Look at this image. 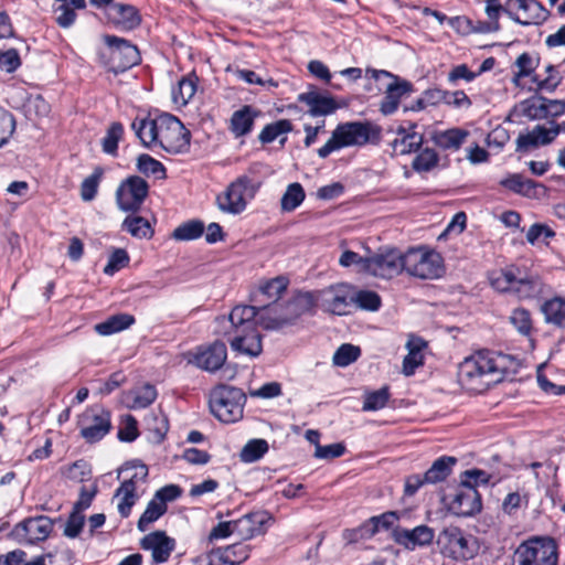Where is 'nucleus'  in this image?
<instances>
[{
    "label": "nucleus",
    "instance_id": "obj_63",
    "mask_svg": "<svg viewBox=\"0 0 565 565\" xmlns=\"http://www.w3.org/2000/svg\"><path fill=\"white\" fill-rule=\"evenodd\" d=\"M129 262V257L124 249H116L109 257L104 268L106 275H114L117 270L125 267Z\"/></svg>",
    "mask_w": 565,
    "mask_h": 565
},
{
    "label": "nucleus",
    "instance_id": "obj_17",
    "mask_svg": "<svg viewBox=\"0 0 565 565\" xmlns=\"http://www.w3.org/2000/svg\"><path fill=\"white\" fill-rule=\"evenodd\" d=\"M53 530V522L49 516L39 515L19 522L11 531V536L19 543L32 544L44 541Z\"/></svg>",
    "mask_w": 565,
    "mask_h": 565
},
{
    "label": "nucleus",
    "instance_id": "obj_60",
    "mask_svg": "<svg viewBox=\"0 0 565 565\" xmlns=\"http://www.w3.org/2000/svg\"><path fill=\"white\" fill-rule=\"evenodd\" d=\"M85 522V516L83 513H78L77 511H73L65 524L64 535L70 539H75L81 533Z\"/></svg>",
    "mask_w": 565,
    "mask_h": 565
},
{
    "label": "nucleus",
    "instance_id": "obj_50",
    "mask_svg": "<svg viewBox=\"0 0 565 565\" xmlns=\"http://www.w3.org/2000/svg\"><path fill=\"white\" fill-rule=\"evenodd\" d=\"M204 232V224L201 221H190L181 224L173 231V237L179 241H191L199 238Z\"/></svg>",
    "mask_w": 565,
    "mask_h": 565
},
{
    "label": "nucleus",
    "instance_id": "obj_7",
    "mask_svg": "<svg viewBox=\"0 0 565 565\" xmlns=\"http://www.w3.org/2000/svg\"><path fill=\"white\" fill-rule=\"evenodd\" d=\"M440 552L455 561L472 559L480 550L478 539L458 526L445 527L437 537Z\"/></svg>",
    "mask_w": 565,
    "mask_h": 565
},
{
    "label": "nucleus",
    "instance_id": "obj_16",
    "mask_svg": "<svg viewBox=\"0 0 565 565\" xmlns=\"http://www.w3.org/2000/svg\"><path fill=\"white\" fill-rule=\"evenodd\" d=\"M318 305L334 315H347L353 305V292L345 284L316 291Z\"/></svg>",
    "mask_w": 565,
    "mask_h": 565
},
{
    "label": "nucleus",
    "instance_id": "obj_20",
    "mask_svg": "<svg viewBox=\"0 0 565 565\" xmlns=\"http://www.w3.org/2000/svg\"><path fill=\"white\" fill-rule=\"evenodd\" d=\"M140 546L151 553L153 564H160L169 559L175 548V540L168 536L164 531H154L141 540Z\"/></svg>",
    "mask_w": 565,
    "mask_h": 565
},
{
    "label": "nucleus",
    "instance_id": "obj_53",
    "mask_svg": "<svg viewBox=\"0 0 565 565\" xmlns=\"http://www.w3.org/2000/svg\"><path fill=\"white\" fill-rule=\"evenodd\" d=\"M102 175L103 170L100 168H96L90 175L83 180L81 184V198L83 201L89 202L95 199Z\"/></svg>",
    "mask_w": 565,
    "mask_h": 565
},
{
    "label": "nucleus",
    "instance_id": "obj_9",
    "mask_svg": "<svg viewBox=\"0 0 565 565\" xmlns=\"http://www.w3.org/2000/svg\"><path fill=\"white\" fill-rule=\"evenodd\" d=\"M103 41L105 49L99 52V57L110 71L125 72L140 62L139 50L128 40L105 34Z\"/></svg>",
    "mask_w": 565,
    "mask_h": 565
},
{
    "label": "nucleus",
    "instance_id": "obj_56",
    "mask_svg": "<svg viewBox=\"0 0 565 565\" xmlns=\"http://www.w3.org/2000/svg\"><path fill=\"white\" fill-rule=\"evenodd\" d=\"M353 303H356L362 309L375 311L381 306V298L374 291L361 290L353 294Z\"/></svg>",
    "mask_w": 565,
    "mask_h": 565
},
{
    "label": "nucleus",
    "instance_id": "obj_52",
    "mask_svg": "<svg viewBox=\"0 0 565 565\" xmlns=\"http://www.w3.org/2000/svg\"><path fill=\"white\" fill-rule=\"evenodd\" d=\"M196 84L191 78H182L172 90V98L175 104L184 106L194 96Z\"/></svg>",
    "mask_w": 565,
    "mask_h": 565
},
{
    "label": "nucleus",
    "instance_id": "obj_31",
    "mask_svg": "<svg viewBox=\"0 0 565 565\" xmlns=\"http://www.w3.org/2000/svg\"><path fill=\"white\" fill-rule=\"evenodd\" d=\"M469 136V131L461 128H450L435 131L431 135L433 142L443 150L457 151Z\"/></svg>",
    "mask_w": 565,
    "mask_h": 565
},
{
    "label": "nucleus",
    "instance_id": "obj_55",
    "mask_svg": "<svg viewBox=\"0 0 565 565\" xmlns=\"http://www.w3.org/2000/svg\"><path fill=\"white\" fill-rule=\"evenodd\" d=\"M438 163V154L434 149L426 148L422 150L413 160V169L418 172L431 170Z\"/></svg>",
    "mask_w": 565,
    "mask_h": 565
},
{
    "label": "nucleus",
    "instance_id": "obj_45",
    "mask_svg": "<svg viewBox=\"0 0 565 565\" xmlns=\"http://www.w3.org/2000/svg\"><path fill=\"white\" fill-rule=\"evenodd\" d=\"M115 499L118 500L117 510L122 518H128L130 515L131 509L137 502L139 494L131 489H127L125 487H119L114 495Z\"/></svg>",
    "mask_w": 565,
    "mask_h": 565
},
{
    "label": "nucleus",
    "instance_id": "obj_13",
    "mask_svg": "<svg viewBox=\"0 0 565 565\" xmlns=\"http://www.w3.org/2000/svg\"><path fill=\"white\" fill-rule=\"evenodd\" d=\"M148 191L149 185L141 177L127 178L116 191L118 207L125 212H137L147 198Z\"/></svg>",
    "mask_w": 565,
    "mask_h": 565
},
{
    "label": "nucleus",
    "instance_id": "obj_29",
    "mask_svg": "<svg viewBox=\"0 0 565 565\" xmlns=\"http://www.w3.org/2000/svg\"><path fill=\"white\" fill-rule=\"evenodd\" d=\"M157 398V390L150 384L122 393L121 402L130 409L148 407Z\"/></svg>",
    "mask_w": 565,
    "mask_h": 565
},
{
    "label": "nucleus",
    "instance_id": "obj_19",
    "mask_svg": "<svg viewBox=\"0 0 565 565\" xmlns=\"http://www.w3.org/2000/svg\"><path fill=\"white\" fill-rule=\"evenodd\" d=\"M382 76L388 78L390 82L386 85L385 96L381 102L380 109L384 115H391L397 109L399 100L412 92V84L386 71L377 72L376 78Z\"/></svg>",
    "mask_w": 565,
    "mask_h": 565
},
{
    "label": "nucleus",
    "instance_id": "obj_61",
    "mask_svg": "<svg viewBox=\"0 0 565 565\" xmlns=\"http://www.w3.org/2000/svg\"><path fill=\"white\" fill-rule=\"evenodd\" d=\"M339 263L343 267L355 265L359 271L367 273L369 257L363 258L358 253L352 250H345L340 256Z\"/></svg>",
    "mask_w": 565,
    "mask_h": 565
},
{
    "label": "nucleus",
    "instance_id": "obj_6",
    "mask_svg": "<svg viewBox=\"0 0 565 565\" xmlns=\"http://www.w3.org/2000/svg\"><path fill=\"white\" fill-rule=\"evenodd\" d=\"M404 270L419 279H437L445 271L444 259L426 246L412 247L404 253Z\"/></svg>",
    "mask_w": 565,
    "mask_h": 565
},
{
    "label": "nucleus",
    "instance_id": "obj_62",
    "mask_svg": "<svg viewBox=\"0 0 565 565\" xmlns=\"http://www.w3.org/2000/svg\"><path fill=\"white\" fill-rule=\"evenodd\" d=\"M21 65V60L15 49L0 52V70L7 73L14 72Z\"/></svg>",
    "mask_w": 565,
    "mask_h": 565
},
{
    "label": "nucleus",
    "instance_id": "obj_18",
    "mask_svg": "<svg viewBox=\"0 0 565 565\" xmlns=\"http://www.w3.org/2000/svg\"><path fill=\"white\" fill-rule=\"evenodd\" d=\"M448 507L458 516H471L481 510V498L477 489L460 483L450 497Z\"/></svg>",
    "mask_w": 565,
    "mask_h": 565
},
{
    "label": "nucleus",
    "instance_id": "obj_32",
    "mask_svg": "<svg viewBox=\"0 0 565 565\" xmlns=\"http://www.w3.org/2000/svg\"><path fill=\"white\" fill-rule=\"evenodd\" d=\"M423 143V136L416 131L407 132L398 128L395 139L391 142L392 154L405 156L417 151Z\"/></svg>",
    "mask_w": 565,
    "mask_h": 565
},
{
    "label": "nucleus",
    "instance_id": "obj_35",
    "mask_svg": "<svg viewBox=\"0 0 565 565\" xmlns=\"http://www.w3.org/2000/svg\"><path fill=\"white\" fill-rule=\"evenodd\" d=\"M256 114L250 106L236 110L231 118V130L236 137L248 134L254 125Z\"/></svg>",
    "mask_w": 565,
    "mask_h": 565
},
{
    "label": "nucleus",
    "instance_id": "obj_58",
    "mask_svg": "<svg viewBox=\"0 0 565 565\" xmlns=\"http://www.w3.org/2000/svg\"><path fill=\"white\" fill-rule=\"evenodd\" d=\"M15 129L13 116L0 107V147L8 142Z\"/></svg>",
    "mask_w": 565,
    "mask_h": 565
},
{
    "label": "nucleus",
    "instance_id": "obj_39",
    "mask_svg": "<svg viewBox=\"0 0 565 565\" xmlns=\"http://www.w3.org/2000/svg\"><path fill=\"white\" fill-rule=\"evenodd\" d=\"M167 511V505L163 502H160L154 497L147 504L146 510L141 514L138 520L137 526L138 530L145 532L148 530L149 525L156 522L161 515H163Z\"/></svg>",
    "mask_w": 565,
    "mask_h": 565
},
{
    "label": "nucleus",
    "instance_id": "obj_44",
    "mask_svg": "<svg viewBox=\"0 0 565 565\" xmlns=\"http://www.w3.org/2000/svg\"><path fill=\"white\" fill-rule=\"evenodd\" d=\"M520 111L530 119L546 118L545 97L534 96L520 103Z\"/></svg>",
    "mask_w": 565,
    "mask_h": 565
},
{
    "label": "nucleus",
    "instance_id": "obj_5",
    "mask_svg": "<svg viewBox=\"0 0 565 565\" xmlns=\"http://www.w3.org/2000/svg\"><path fill=\"white\" fill-rule=\"evenodd\" d=\"M317 305L316 291H299L284 307L273 305L262 308L259 323L265 329H280L312 312Z\"/></svg>",
    "mask_w": 565,
    "mask_h": 565
},
{
    "label": "nucleus",
    "instance_id": "obj_14",
    "mask_svg": "<svg viewBox=\"0 0 565 565\" xmlns=\"http://www.w3.org/2000/svg\"><path fill=\"white\" fill-rule=\"evenodd\" d=\"M367 274L391 279L404 270V254L396 248L380 249L369 257Z\"/></svg>",
    "mask_w": 565,
    "mask_h": 565
},
{
    "label": "nucleus",
    "instance_id": "obj_12",
    "mask_svg": "<svg viewBox=\"0 0 565 565\" xmlns=\"http://www.w3.org/2000/svg\"><path fill=\"white\" fill-rule=\"evenodd\" d=\"M78 427L87 443H97L110 431L111 414L100 405H93L78 417Z\"/></svg>",
    "mask_w": 565,
    "mask_h": 565
},
{
    "label": "nucleus",
    "instance_id": "obj_59",
    "mask_svg": "<svg viewBox=\"0 0 565 565\" xmlns=\"http://www.w3.org/2000/svg\"><path fill=\"white\" fill-rule=\"evenodd\" d=\"M490 475L480 469H470L462 473L461 484H467L476 489L478 486L488 484L490 481Z\"/></svg>",
    "mask_w": 565,
    "mask_h": 565
},
{
    "label": "nucleus",
    "instance_id": "obj_28",
    "mask_svg": "<svg viewBox=\"0 0 565 565\" xmlns=\"http://www.w3.org/2000/svg\"><path fill=\"white\" fill-rule=\"evenodd\" d=\"M434 530L427 525H418L413 530H403L397 534V542L408 550L429 545L434 540Z\"/></svg>",
    "mask_w": 565,
    "mask_h": 565
},
{
    "label": "nucleus",
    "instance_id": "obj_46",
    "mask_svg": "<svg viewBox=\"0 0 565 565\" xmlns=\"http://www.w3.org/2000/svg\"><path fill=\"white\" fill-rule=\"evenodd\" d=\"M137 168L145 175H154L158 179L166 177L164 166L149 154H140L137 159Z\"/></svg>",
    "mask_w": 565,
    "mask_h": 565
},
{
    "label": "nucleus",
    "instance_id": "obj_43",
    "mask_svg": "<svg viewBox=\"0 0 565 565\" xmlns=\"http://www.w3.org/2000/svg\"><path fill=\"white\" fill-rule=\"evenodd\" d=\"M292 129V125L288 119H279L275 122L266 125L260 131L258 139L262 143H270L281 135H286Z\"/></svg>",
    "mask_w": 565,
    "mask_h": 565
},
{
    "label": "nucleus",
    "instance_id": "obj_21",
    "mask_svg": "<svg viewBox=\"0 0 565 565\" xmlns=\"http://www.w3.org/2000/svg\"><path fill=\"white\" fill-rule=\"evenodd\" d=\"M226 359L227 350L225 343L215 341L207 347L199 348L192 361L204 371L215 372L225 363Z\"/></svg>",
    "mask_w": 565,
    "mask_h": 565
},
{
    "label": "nucleus",
    "instance_id": "obj_34",
    "mask_svg": "<svg viewBox=\"0 0 565 565\" xmlns=\"http://www.w3.org/2000/svg\"><path fill=\"white\" fill-rule=\"evenodd\" d=\"M456 461L455 457L449 456L438 458L424 473V481H427L428 484L444 481L450 475L451 468Z\"/></svg>",
    "mask_w": 565,
    "mask_h": 565
},
{
    "label": "nucleus",
    "instance_id": "obj_26",
    "mask_svg": "<svg viewBox=\"0 0 565 565\" xmlns=\"http://www.w3.org/2000/svg\"><path fill=\"white\" fill-rule=\"evenodd\" d=\"M545 285L537 276L521 275L518 270L513 294L521 300L539 298L544 294Z\"/></svg>",
    "mask_w": 565,
    "mask_h": 565
},
{
    "label": "nucleus",
    "instance_id": "obj_47",
    "mask_svg": "<svg viewBox=\"0 0 565 565\" xmlns=\"http://www.w3.org/2000/svg\"><path fill=\"white\" fill-rule=\"evenodd\" d=\"M268 450L265 439H252L242 449L239 457L244 462H254L260 459Z\"/></svg>",
    "mask_w": 565,
    "mask_h": 565
},
{
    "label": "nucleus",
    "instance_id": "obj_3",
    "mask_svg": "<svg viewBox=\"0 0 565 565\" xmlns=\"http://www.w3.org/2000/svg\"><path fill=\"white\" fill-rule=\"evenodd\" d=\"M508 371V356L490 351H479L459 365L458 380L470 392H482L501 382Z\"/></svg>",
    "mask_w": 565,
    "mask_h": 565
},
{
    "label": "nucleus",
    "instance_id": "obj_54",
    "mask_svg": "<svg viewBox=\"0 0 565 565\" xmlns=\"http://www.w3.org/2000/svg\"><path fill=\"white\" fill-rule=\"evenodd\" d=\"M510 323L522 335H529L532 331V319L530 312L524 308H516L509 317Z\"/></svg>",
    "mask_w": 565,
    "mask_h": 565
},
{
    "label": "nucleus",
    "instance_id": "obj_38",
    "mask_svg": "<svg viewBox=\"0 0 565 565\" xmlns=\"http://www.w3.org/2000/svg\"><path fill=\"white\" fill-rule=\"evenodd\" d=\"M122 228L136 238H151L153 235L149 221L141 216H127L122 223Z\"/></svg>",
    "mask_w": 565,
    "mask_h": 565
},
{
    "label": "nucleus",
    "instance_id": "obj_30",
    "mask_svg": "<svg viewBox=\"0 0 565 565\" xmlns=\"http://www.w3.org/2000/svg\"><path fill=\"white\" fill-rule=\"evenodd\" d=\"M557 136V130H553L552 126L546 128L544 126H535L532 131L519 135L516 139L518 150H527L532 147L540 145L551 143Z\"/></svg>",
    "mask_w": 565,
    "mask_h": 565
},
{
    "label": "nucleus",
    "instance_id": "obj_41",
    "mask_svg": "<svg viewBox=\"0 0 565 565\" xmlns=\"http://www.w3.org/2000/svg\"><path fill=\"white\" fill-rule=\"evenodd\" d=\"M288 286V280L285 277L273 278L259 287V295L269 302H276L280 296L285 292Z\"/></svg>",
    "mask_w": 565,
    "mask_h": 565
},
{
    "label": "nucleus",
    "instance_id": "obj_36",
    "mask_svg": "<svg viewBox=\"0 0 565 565\" xmlns=\"http://www.w3.org/2000/svg\"><path fill=\"white\" fill-rule=\"evenodd\" d=\"M541 310L545 317L546 322L553 323L557 327L565 328V299L562 297H554L545 301Z\"/></svg>",
    "mask_w": 565,
    "mask_h": 565
},
{
    "label": "nucleus",
    "instance_id": "obj_4",
    "mask_svg": "<svg viewBox=\"0 0 565 565\" xmlns=\"http://www.w3.org/2000/svg\"><path fill=\"white\" fill-rule=\"evenodd\" d=\"M381 129L370 121H350L340 124L333 130L331 138L318 150L320 158H327L333 151L347 147H361L376 143Z\"/></svg>",
    "mask_w": 565,
    "mask_h": 565
},
{
    "label": "nucleus",
    "instance_id": "obj_2",
    "mask_svg": "<svg viewBox=\"0 0 565 565\" xmlns=\"http://www.w3.org/2000/svg\"><path fill=\"white\" fill-rule=\"evenodd\" d=\"M131 128L147 148L159 146L169 153H182L190 147V131L173 115L136 119Z\"/></svg>",
    "mask_w": 565,
    "mask_h": 565
},
{
    "label": "nucleus",
    "instance_id": "obj_15",
    "mask_svg": "<svg viewBox=\"0 0 565 565\" xmlns=\"http://www.w3.org/2000/svg\"><path fill=\"white\" fill-rule=\"evenodd\" d=\"M504 12L522 25L541 24L548 17V11L536 0H508Z\"/></svg>",
    "mask_w": 565,
    "mask_h": 565
},
{
    "label": "nucleus",
    "instance_id": "obj_8",
    "mask_svg": "<svg viewBox=\"0 0 565 565\" xmlns=\"http://www.w3.org/2000/svg\"><path fill=\"white\" fill-rule=\"evenodd\" d=\"M245 394L236 387L217 385L210 393L209 405L212 414L223 423H234L242 418Z\"/></svg>",
    "mask_w": 565,
    "mask_h": 565
},
{
    "label": "nucleus",
    "instance_id": "obj_11",
    "mask_svg": "<svg viewBox=\"0 0 565 565\" xmlns=\"http://www.w3.org/2000/svg\"><path fill=\"white\" fill-rule=\"evenodd\" d=\"M557 545L551 537H533L515 551L513 565H556Z\"/></svg>",
    "mask_w": 565,
    "mask_h": 565
},
{
    "label": "nucleus",
    "instance_id": "obj_57",
    "mask_svg": "<svg viewBox=\"0 0 565 565\" xmlns=\"http://www.w3.org/2000/svg\"><path fill=\"white\" fill-rule=\"evenodd\" d=\"M53 13L55 14V22L63 29L71 28L77 17L73 8H71L66 2L54 7Z\"/></svg>",
    "mask_w": 565,
    "mask_h": 565
},
{
    "label": "nucleus",
    "instance_id": "obj_33",
    "mask_svg": "<svg viewBox=\"0 0 565 565\" xmlns=\"http://www.w3.org/2000/svg\"><path fill=\"white\" fill-rule=\"evenodd\" d=\"M500 185L514 193L529 198L535 196L537 188H541L534 181L525 179L519 173L509 174L500 181Z\"/></svg>",
    "mask_w": 565,
    "mask_h": 565
},
{
    "label": "nucleus",
    "instance_id": "obj_49",
    "mask_svg": "<svg viewBox=\"0 0 565 565\" xmlns=\"http://www.w3.org/2000/svg\"><path fill=\"white\" fill-rule=\"evenodd\" d=\"M360 354L361 350L359 347L344 343L334 352L332 361L334 365L344 367L356 361Z\"/></svg>",
    "mask_w": 565,
    "mask_h": 565
},
{
    "label": "nucleus",
    "instance_id": "obj_22",
    "mask_svg": "<svg viewBox=\"0 0 565 565\" xmlns=\"http://www.w3.org/2000/svg\"><path fill=\"white\" fill-rule=\"evenodd\" d=\"M270 520L265 511H256L234 521V532L242 540H250L256 535L264 534L265 524Z\"/></svg>",
    "mask_w": 565,
    "mask_h": 565
},
{
    "label": "nucleus",
    "instance_id": "obj_10",
    "mask_svg": "<svg viewBox=\"0 0 565 565\" xmlns=\"http://www.w3.org/2000/svg\"><path fill=\"white\" fill-rule=\"evenodd\" d=\"M258 189V182L247 175H241L216 196L217 207L224 213L237 215L245 211Z\"/></svg>",
    "mask_w": 565,
    "mask_h": 565
},
{
    "label": "nucleus",
    "instance_id": "obj_37",
    "mask_svg": "<svg viewBox=\"0 0 565 565\" xmlns=\"http://www.w3.org/2000/svg\"><path fill=\"white\" fill-rule=\"evenodd\" d=\"M134 322L135 318L131 315L119 313L97 323L95 330L100 335H109L129 328Z\"/></svg>",
    "mask_w": 565,
    "mask_h": 565
},
{
    "label": "nucleus",
    "instance_id": "obj_23",
    "mask_svg": "<svg viewBox=\"0 0 565 565\" xmlns=\"http://www.w3.org/2000/svg\"><path fill=\"white\" fill-rule=\"evenodd\" d=\"M298 100L308 106V114L312 117L333 114L340 107L332 96L318 92L302 93L298 96Z\"/></svg>",
    "mask_w": 565,
    "mask_h": 565
},
{
    "label": "nucleus",
    "instance_id": "obj_40",
    "mask_svg": "<svg viewBox=\"0 0 565 565\" xmlns=\"http://www.w3.org/2000/svg\"><path fill=\"white\" fill-rule=\"evenodd\" d=\"M305 198L306 193L300 183L295 182L289 184L280 200L281 210L284 212L296 210L303 202Z\"/></svg>",
    "mask_w": 565,
    "mask_h": 565
},
{
    "label": "nucleus",
    "instance_id": "obj_25",
    "mask_svg": "<svg viewBox=\"0 0 565 565\" xmlns=\"http://www.w3.org/2000/svg\"><path fill=\"white\" fill-rule=\"evenodd\" d=\"M148 467L139 461L125 463L118 469L117 479L120 486L138 493V489L147 482Z\"/></svg>",
    "mask_w": 565,
    "mask_h": 565
},
{
    "label": "nucleus",
    "instance_id": "obj_42",
    "mask_svg": "<svg viewBox=\"0 0 565 565\" xmlns=\"http://www.w3.org/2000/svg\"><path fill=\"white\" fill-rule=\"evenodd\" d=\"M516 274H518V269L512 268V267L508 268L505 270H500V271L493 273L490 276L491 286L500 292H512L513 294Z\"/></svg>",
    "mask_w": 565,
    "mask_h": 565
},
{
    "label": "nucleus",
    "instance_id": "obj_51",
    "mask_svg": "<svg viewBox=\"0 0 565 565\" xmlns=\"http://www.w3.org/2000/svg\"><path fill=\"white\" fill-rule=\"evenodd\" d=\"M124 135V127L120 122H113L102 140L103 151L108 154H116L118 142Z\"/></svg>",
    "mask_w": 565,
    "mask_h": 565
},
{
    "label": "nucleus",
    "instance_id": "obj_27",
    "mask_svg": "<svg viewBox=\"0 0 565 565\" xmlns=\"http://www.w3.org/2000/svg\"><path fill=\"white\" fill-rule=\"evenodd\" d=\"M426 347L427 342L424 339L416 335H409L406 343L408 353L403 361V373L406 376L413 375L415 370L424 363L423 351Z\"/></svg>",
    "mask_w": 565,
    "mask_h": 565
},
{
    "label": "nucleus",
    "instance_id": "obj_24",
    "mask_svg": "<svg viewBox=\"0 0 565 565\" xmlns=\"http://www.w3.org/2000/svg\"><path fill=\"white\" fill-rule=\"evenodd\" d=\"M109 21L122 30H134L141 23L138 10L131 4L116 3L107 11Z\"/></svg>",
    "mask_w": 565,
    "mask_h": 565
},
{
    "label": "nucleus",
    "instance_id": "obj_64",
    "mask_svg": "<svg viewBox=\"0 0 565 565\" xmlns=\"http://www.w3.org/2000/svg\"><path fill=\"white\" fill-rule=\"evenodd\" d=\"M233 550L218 548L209 555L207 565H238V559L231 557Z\"/></svg>",
    "mask_w": 565,
    "mask_h": 565
},
{
    "label": "nucleus",
    "instance_id": "obj_48",
    "mask_svg": "<svg viewBox=\"0 0 565 565\" xmlns=\"http://www.w3.org/2000/svg\"><path fill=\"white\" fill-rule=\"evenodd\" d=\"M390 398V391L387 386L381 387L377 391L366 393L364 396L363 407L364 412L379 411L386 406Z\"/></svg>",
    "mask_w": 565,
    "mask_h": 565
},
{
    "label": "nucleus",
    "instance_id": "obj_1",
    "mask_svg": "<svg viewBox=\"0 0 565 565\" xmlns=\"http://www.w3.org/2000/svg\"><path fill=\"white\" fill-rule=\"evenodd\" d=\"M254 306H236L228 317L215 319L214 332L226 338L234 352L256 358L262 353V335L256 328L255 318L260 317Z\"/></svg>",
    "mask_w": 565,
    "mask_h": 565
}]
</instances>
